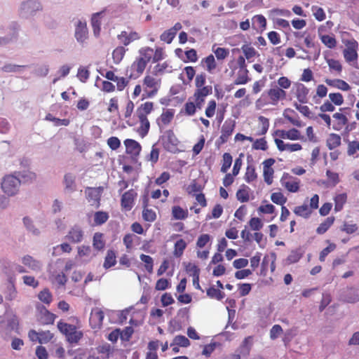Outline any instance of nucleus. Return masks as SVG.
Masks as SVG:
<instances>
[{
    "label": "nucleus",
    "mask_w": 359,
    "mask_h": 359,
    "mask_svg": "<svg viewBox=\"0 0 359 359\" xmlns=\"http://www.w3.org/2000/svg\"><path fill=\"white\" fill-rule=\"evenodd\" d=\"M20 184V179L14 173L7 175L3 178L1 188L8 197H12L18 194Z\"/></svg>",
    "instance_id": "obj_1"
},
{
    "label": "nucleus",
    "mask_w": 359,
    "mask_h": 359,
    "mask_svg": "<svg viewBox=\"0 0 359 359\" xmlns=\"http://www.w3.org/2000/svg\"><path fill=\"white\" fill-rule=\"evenodd\" d=\"M57 326L70 344H77L83 336V332L78 330L75 325L60 321Z\"/></svg>",
    "instance_id": "obj_2"
},
{
    "label": "nucleus",
    "mask_w": 359,
    "mask_h": 359,
    "mask_svg": "<svg viewBox=\"0 0 359 359\" xmlns=\"http://www.w3.org/2000/svg\"><path fill=\"white\" fill-rule=\"evenodd\" d=\"M346 46L343 51L345 60L349 64H351V62L356 63L358 59V42L355 40L349 41L346 43Z\"/></svg>",
    "instance_id": "obj_3"
},
{
    "label": "nucleus",
    "mask_w": 359,
    "mask_h": 359,
    "mask_svg": "<svg viewBox=\"0 0 359 359\" xmlns=\"http://www.w3.org/2000/svg\"><path fill=\"white\" fill-rule=\"evenodd\" d=\"M36 318L43 325L53 324L55 316L50 313L44 306L38 304L36 306Z\"/></svg>",
    "instance_id": "obj_4"
},
{
    "label": "nucleus",
    "mask_w": 359,
    "mask_h": 359,
    "mask_svg": "<svg viewBox=\"0 0 359 359\" xmlns=\"http://www.w3.org/2000/svg\"><path fill=\"white\" fill-rule=\"evenodd\" d=\"M299 180L295 178L288 173H283L280 183L288 191L295 193L299 191Z\"/></svg>",
    "instance_id": "obj_5"
},
{
    "label": "nucleus",
    "mask_w": 359,
    "mask_h": 359,
    "mask_svg": "<svg viewBox=\"0 0 359 359\" xmlns=\"http://www.w3.org/2000/svg\"><path fill=\"white\" fill-rule=\"evenodd\" d=\"M20 261L26 268L34 273H39L42 270V262L29 255L21 257Z\"/></svg>",
    "instance_id": "obj_6"
},
{
    "label": "nucleus",
    "mask_w": 359,
    "mask_h": 359,
    "mask_svg": "<svg viewBox=\"0 0 359 359\" xmlns=\"http://www.w3.org/2000/svg\"><path fill=\"white\" fill-rule=\"evenodd\" d=\"M65 237L67 240L72 243H79L83 240L84 231L81 226L74 225L70 228Z\"/></svg>",
    "instance_id": "obj_7"
},
{
    "label": "nucleus",
    "mask_w": 359,
    "mask_h": 359,
    "mask_svg": "<svg viewBox=\"0 0 359 359\" xmlns=\"http://www.w3.org/2000/svg\"><path fill=\"white\" fill-rule=\"evenodd\" d=\"M274 163H275V160L271 158L265 160L262 163V164H263V176H264V182L267 184H271L273 182L274 170H273L272 166Z\"/></svg>",
    "instance_id": "obj_8"
},
{
    "label": "nucleus",
    "mask_w": 359,
    "mask_h": 359,
    "mask_svg": "<svg viewBox=\"0 0 359 359\" xmlns=\"http://www.w3.org/2000/svg\"><path fill=\"white\" fill-rule=\"evenodd\" d=\"M137 195V192L133 189H130L125 192L121 196V207L126 211L130 210L134 205L135 198Z\"/></svg>",
    "instance_id": "obj_9"
},
{
    "label": "nucleus",
    "mask_w": 359,
    "mask_h": 359,
    "mask_svg": "<svg viewBox=\"0 0 359 359\" xmlns=\"http://www.w3.org/2000/svg\"><path fill=\"white\" fill-rule=\"evenodd\" d=\"M235 126L236 122L234 120L227 119L224 121L221 130L222 134L219 137L222 143L227 142L229 137L232 135Z\"/></svg>",
    "instance_id": "obj_10"
},
{
    "label": "nucleus",
    "mask_w": 359,
    "mask_h": 359,
    "mask_svg": "<svg viewBox=\"0 0 359 359\" xmlns=\"http://www.w3.org/2000/svg\"><path fill=\"white\" fill-rule=\"evenodd\" d=\"M104 315L102 310L98 308L94 309L90 313V323L93 329L100 328L102 324Z\"/></svg>",
    "instance_id": "obj_11"
},
{
    "label": "nucleus",
    "mask_w": 359,
    "mask_h": 359,
    "mask_svg": "<svg viewBox=\"0 0 359 359\" xmlns=\"http://www.w3.org/2000/svg\"><path fill=\"white\" fill-rule=\"evenodd\" d=\"M118 39L124 46H128L131 42L140 39V34L137 32H130L128 33L126 31H122L117 36Z\"/></svg>",
    "instance_id": "obj_12"
},
{
    "label": "nucleus",
    "mask_w": 359,
    "mask_h": 359,
    "mask_svg": "<svg viewBox=\"0 0 359 359\" xmlns=\"http://www.w3.org/2000/svg\"><path fill=\"white\" fill-rule=\"evenodd\" d=\"M88 28L86 22L79 21L75 29V37L80 43H83L88 38Z\"/></svg>",
    "instance_id": "obj_13"
},
{
    "label": "nucleus",
    "mask_w": 359,
    "mask_h": 359,
    "mask_svg": "<svg viewBox=\"0 0 359 359\" xmlns=\"http://www.w3.org/2000/svg\"><path fill=\"white\" fill-rule=\"evenodd\" d=\"M174 116L175 110L172 109H168L163 111L160 117L157 119V123L160 128L168 126L173 119Z\"/></svg>",
    "instance_id": "obj_14"
},
{
    "label": "nucleus",
    "mask_w": 359,
    "mask_h": 359,
    "mask_svg": "<svg viewBox=\"0 0 359 359\" xmlns=\"http://www.w3.org/2000/svg\"><path fill=\"white\" fill-rule=\"evenodd\" d=\"M161 79L153 73L151 75H147L144 79V85L152 90H158L161 88Z\"/></svg>",
    "instance_id": "obj_15"
},
{
    "label": "nucleus",
    "mask_w": 359,
    "mask_h": 359,
    "mask_svg": "<svg viewBox=\"0 0 359 359\" xmlns=\"http://www.w3.org/2000/svg\"><path fill=\"white\" fill-rule=\"evenodd\" d=\"M126 148V153L132 156H137L141 151V145L137 141L132 139H127L124 141Z\"/></svg>",
    "instance_id": "obj_16"
},
{
    "label": "nucleus",
    "mask_w": 359,
    "mask_h": 359,
    "mask_svg": "<svg viewBox=\"0 0 359 359\" xmlns=\"http://www.w3.org/2000/svg\"><path fill=\"white\" fill-rule=\"evenodd\" d=\"M276 134L282 139H288L290 140H297L302 139L300 132L295 128H292L289 130H277Z\"/></svg>",
    "instance_id": "obj_17"
},
{
    "label": "nucleus",
    "mask_w": 359,
    "mask_h": 359,
    "mask_svg": "<svg viewBox=\"0 0 359 359\" xmlns=\"http://www.w3.org/2000/svg\"><path fill=\"white\" fill-rule=\"evenodd\" d=\"M253 344V338L251 336L245 337L237 349V352L243 356L249 355Z\"/></svg>",
    "instance_id": "obj_18"
},
{
    "label": "nucleus",
    "mask_w": 359,
    "mask_h": 359,
    "mask_svg": "<svg viewBox=\"0 0 359 359\" xmlns=\"http://www.w3.org/2000/svg\"><path fill=\"white\" fill-rule=\"evenodd\" d=\"M15 175H18V177H20V180H22L23 183H31L36 179V173L29 169L19 170L18 172H15Z\"/></svg>",
    "instance_id": "obj_19"
},
{
    "label": "nucleus",
    "mask_w": 359,
    "mask_h": 359,
    "mask_svg": "<svg viewBox=\"0 0 359 359\" xmlns=\"http://www.w3.org/2000/svg\"><path fill=\"white\" fill-rule=\"evenodd\" d=\"M41 4L37 1L28 0L21 5V9L26 13L33 14L34 12L41 10Z\"/></svg>",
    "instance_id": "obj_20"
},
{
    "label": "nucleus",
    "mask_w": 359,
    "mask_h": 359,
    "mask_svg": "<svg viewBox=\"0 0 359 359\" xmlns=\"http://www.w3.org/2000/svg\"><path fill=\"white\" fill-rule=\"evenodd\" d=\"M86 198L91 205L98 206L100 198V191L95 188H88L86 190Z\"/></svg>",
    "instance_id": "obj_21"
},
{
    "label": "nucleus",
    "mask_w": 359,
    "mask_h": 359,
    "mask_svg": "<svg viewBox=\"0 0 359 359\" xmlns=\"http://www.w3.org/2000/svg\"><path fill=\"white\" fill-rule=\"evenodd\" d=\"M201 65L210 74H213L217 68V62L215 56L212 54L203 58L201 60Z\"/></svg>",
    "instance_id": "obj_22"
},
{
    "label": "nucleus",
    "mask_w": 359,
    "mask_h": 359,
    "mask_svg": "<svg viewBox=\"0 0 359 359\" xmlns=\"http://www.w3.org/2000/svg\"><path fill=\"white\" fill-rule=\"evenodd\" d=\"M252 28L259 31L260 32H264L266 27V19L262 15H255L252 19Z\"/></svg>",
    "instance_id": "obj_23"
},
{
    "label": "nucleus",
    "mask_w": 359,
    "mask_h": 359,
    "mask_svg": "<svg viewBox=\"0 0 359 359\" xmlns=\"http://www.w3.org/2000/svg\"><path fill=\"white\" fill-rule=\"evenodd\" d=\"M77 250V258H79L84 262L89 261L94 256L90 246L81 245L78 247Z\"/></svg>",
    "instance_id": "obj_24"
},
{
    "label": "nucleus",
    "mask_w": 359,
    "mask_h": 359,
    "mask_svg": "<svg viewBox=\"0 0 359 359\" xmlns=\"http://www.w3.org/2000/svg\"><path fill=\"white\" fill-rule=\"evenodd\" d=\"M103 11L94 13L91 18V25L94 35L98 36L101 31V15Z\"/></svg>",
    "instance_id": "obj_25"
},
{
    "label": "nucleus",
    "mask_w": 359,
    "mask_h": 359,
    "mask_svg": "<svg viewBox=\"0 0 359 359\" xmlns=\"http://www.w3.org/2000/svg\"><path fill=\"white\" fill-rule=\"evenodd\" d=\"M326 83L331 88L339 90H349L348 84L341 79H326Z\"/></svg>",
    "instance_id": "obj_26"
},
{
    "label": "nucleus",
    "mask_w": 359,
    "mask_h": 359,
    "mask_svg": "<svg viewBox=\"0 0 359 359\" xmlns=\"http://www.w3.org/2000/svg\"><path fill=\"white\" fill-rule=\"evenodd\" d=\"M206 75L205 73H201L196 75L195 79L196 86L198 90H212L211 85L205 86Z\"/></svg>",
    "instance_id": "obj_27"
},
{
    "label": "nucleus",
    "mask_w": 359,
    "mask_h": 359,
    "mask_svg": "<svg viewBox=\"0 0 359 359\" xmlns=\"http://www.w3.org/2000/svg\"><path fill=\"white\" fill-rule=\"evenodd\" d=\"M139 119L140 121V126L138 129V132L142 136L144 137V135H146L147 134V133L149 130V127H150L149 121L147 119L146 115L143 114H140L139 115Z\"/></svg>",
    "instance_id": "obj_28"
},
{
    "label": "nucleus",
    "mask_w": 359,
    "mask_h": 359,
    "mask_svg": "<svg viewBox=\"0 0 359 359\" xmlns=\"http://www.w3.org/2000/svg\"><path fill=\"white\" fill-rule=\"evenodd\" d=\"M186 271L191 276H193V283L199 281V272L200 270L198 266L192 263H188L185 265Z\"/></svg>",
    "instance_id": "obj_29"
},
{
    "label": "nucleus",
    "mask_w": 359,
    "mask_h": 359,
    "mask_svg": "<svg viewBox=\"0 0 359 359\" xmlns=\"http://www.w3.org/2000/svg\"><path fill=\"white\" fill-rule=\"evenodd\" d=\"M75 176L71 173H67L64 176V184L65 189L74 191L76 189Z\"/></svg>",
    "instance_id": "obj_30"
},
{
    "label": "nucleus",
    "mask_w": 359,
    "mask_h": 359,
    "mask_svg": "<svg viewBox=\"0 0 359 359\" xmlns=\"http://www.w3.org/2000/svg\"><path fill=\"white\" fill-rule=\"evenodd\" d=\"M341 144V137L335 133L330 134L327 139V146L330 150H332Z\"/></svg>",
    "instance_id": "obj_31"
},
{
    "label": "nucleus",
    "mask_w": 359,
    "mask_h": 359,
    "mask_svg": "<svg viewBox=\"0 0 359 359\" xmlns=\"http://www.w3.org/2000/svg\"><path fill=\"white\" fill-rule=\"evenodd\" d=\"M333 118L337 120V123L333 125V129L340 130L348 122L346 116L341 113H335Z\"/></svg>",
    "instance_id": "obj_32"
},
{
    "label": "nucleus",
    "mask_w": 359,
    "mask_h": 359,
    "mask_svg": "<svg viewBox=\"0 0 359 359\" xmlns=\"http://www.w3.org/2000/svg\"><path fill=\"white\" fill-rule=\"evenodd\" d=\"M347 200L346 194H337L334 198V211L339 212L343 209L344 205L346 203Z\"/></svg>",
    "instance_id": "obj_33"
},
{
    "label": "nucleus",
    "mask_w": 359,
    "mask_h": 359,
    "mask_svg": "<svg viewBox=\"0 0 359 359\" xmlns=\"http://www.w3.org/2000/svg\"><path fill=\"white\" fill-rule=\"evenodd\" d=\"M294 212L297 215L306 219L311 216L312 210L306 204H304L302 205L295 207L294 209Z\"/></svg>",
    "instance_id": "obj_34"
},
{
    "label": "nucleus",
    "mask_w": 359,
    "mask_h": 359,
    "mask_svg": "<svg viewBox=\"0 0 359 359\" xmlns=\"http://www.w3.org/2000/svg\"><path fill=\"white\" fill-rule=\"evenodd\" d=\"M172 215L175 219H185L188 217V210L177 205L173 206L172 208Z\"/></svg>",
    "instance_id": "obj_35"
},
{
    "label": "nucleus",
    "mask_w": 359,
    "mask_h": 359,
    "mask_svg": "<svg viewBox=\"0 0 359 359\" xmlns=\"http://www.w3.org/2000/svg\"><path fill=\"white\" fill-rule=\"evenodd\" d=\"M126 52L123 46L116 47L112 52V58L115 64H119L123 60Z\"/></svg>",
    "instance_id": "obj_36"
},
{
    "label": "nucleus",
    "mask_w": 359,
    "mask_h": 359,
    "mask_svg": "<svg viewBox=\"0 0 359 359\" xmlns=\"http://www.w3.org/2000/svg\"><path fill=\"white\" fill-rule=\"evenodd\" d=\"M334 217H327L323 223H321L316 229V232L318 234H323L325 233L329 228L333 224L334 222Z\"/></svg>",
    "instance_id": "obj_37"
},
{
    "label": "nucleus",
    "mask_w": 359,
    "mask_h": 359,
    "mask_svg": "<svg viewBox=\"0 0 359 359\" xmlns=\"http://www.w3.org/2000/svg\"><path fill=\"white\" fill-rule=\"evenodd\" d=\"M147 65V64H146L145 62L142 60V58L137 57L132 64L131 69L133 72H135L137 74H140L144 71Z\"/></svg>",
    "instance_id": "obj_38"
},
{
    "label": "nucleus",
    "mask_w": 359,
    "mask_h": 359,
    "mask_svg": "<svg viewBox=\"0 0 359 359\" xmlns=\"http://www.w3.org/2000/svg\"><path fill=\"white\" fill-rule=\"evenodd\" d=\"M208 92L209 91H196L194 96L191 97L198 108L201 109L202 107L205 97L208 95Z\"/></svg>",
    "instance_id": "obj_39"
},
{
    "label": "nucleus",
    "mask_w": 359,
    "mask_h": 359,
    "mask_svg": "<svg viewBox=\"0 0 359 359\" xmlns=\"http://www.w3.org/2000/svg\"><path fill=\"white\" fill-rule=\"evenodd\" d=\"M72 248L70 245L67 243H63L60 245H57V246L53 248L52 255L53 256H58L62 252H67L69 253L72 251Z\"/></svg>",
    "instance_id": "obj_40"
},
{
    "label": "nucleus",
    "mask_w": 359,
    "mask_h": 359,
    "mask_svg": "<svg viewBox=\"0 0 359 359\" xmlns=\"http://www.w3.org/2000/svg\"><path fill=\"white\" fill-rule=\"evenodd\" d=\"M302 252L300 249L292 250L286 259V264H291L297 262L302 257Z\"/></svg>",
    "instance_id": "obj_41"
},
{
    "label": "nucleus",
    "mask_w": 359,
    "mask_h": 359,
    "mask_svg": "<svg viewBox=\"0 0 359 359\" xmlns=\"http://www.w3.org/2000/svg\"><path fill=\"white\" fill-rule=\"evenodd\" d=\"M178 346L181 347H188L190 346V341L185 336L177 335L175 337L170 346Z\"/></svg>",
    "instance_id": "obj_42"
},
{
    "label": "nucleus",
    "mask_w": 359,
    "mask_h": 359,
    "mask_svg": "<svg viewBox=\"0 0 359 359\" xmlns=\"http://www.w3.org/2000/svg\"><path fill=\"white\" fill-rule=\"evenodd\" d=\"M320 39L322 43L329 48H334L337 46V41L333 36L328 34L320 35Z\"/></svg>",
    "instance_id": "obj_43"
},
{
    "label": "nucleus",
    "mask_w": 359,
    "mask_h": 359,
    "mask_svg": "<svg viewBox=\"0 0 359 359\" xmlns=\"http://www.w3.org/2000/svg\"><path fill=\"white\" fill-rule=\"evenodd\" d=\"M153 56V49L149 47H146L142 48L140 50V56L138 57L142 58V60L145 62L146 64L152 61Z\"/></svg>",
    "instance_id": "obj_44"
},
{
    "label": "nucleus",
    "mask_w": 359,
    "mask_h": 359,
    "mask_svg": "<svg viewBox=\"0 0 359 359\" xmlns=\"http://www.w3.org/2000/svg\"><path fill=\"white\" fill-rule=\"evenodd\" d=\"M116 263V254L113 250H108L105 260L104 262V267L105 269H109L113 266H114Z\"/></svg>",
    "instance_id": "obj_45"
},
{
    "label": "nucleus",
    "mask_w": 359,
    "mask_h": 359,
    "mask_svg": "<svg viewBox=\"0 0 359 359\" xmlns=\"http://www.w3.org/2000/svg\"><path fill=\"white\" fill-rule=\"evenodd\" d=\"M23 224L25 226L27 230L34 236H38L40 233V231L33 224L32 219L29 217H25L23 219Z\"/></svg>",
    "instance_id": "obj_46"
},
{
    "label": "nucleus",
    "mask_w": 359,
    "mask_h": 359,
    "mask_svg": "<svg viewBox=\"0 0 359 359\" xmlns=\"http://www.w3.org/2000/svg\"><path fill=\"white\" fill-rule=\"evenodd\" d=\"M93 245L97 250H102L104 247L103 235L100 233H95L93 236Z\"/></svg>",
    "instance_id": "obj_47"
},
{
    "label": "nucleus",
    "mask_w": 359,
    "mask_h": 359,
    "mask_svg": "<svg viewBox=\"0 0 359 359\" xmlns=\"http://www.w3.org/2000/svg\"><path fill=\"white\" fill-rule=\"evenodd\" d=\"M215 46L212 47V51L217 60H223L229 55V50L228 48L217 47L215 49Z\"/></svg>",
    "instance_id": "obj_48"
},
{
    "label": "nucleus",
    "mask_w": 359,
    "mask_h": 359,
    "mask_svg": "<svg viewBox=\"0 0 359 359\" xmlns=\"http://www.w3.org/2000/svg\"><path fill=\"white\" fill-rule=\"evenodd\" d=\"M109 218L107 212L102 211L96 212L94 215V224L95 225H101L105 223Z\"/></svg>",
    "instance_id": "obj_49"
},
{
    "label": "nucleus",
    "mask_w": 359,
    "mask_h": 359,
    "mask_svg": "<svg viewBox=\"0 0 359 359\" xmlns=\"http://www.w3.org/2000/svg\"><path fill=\"white\" fill-rule=\"evenodd\" d=\"M45 119L46 121H52L54 123V126H67L69 123V121L68 119H66V118H64V119L57 118L54 117L50 114H48L46 116Z\"/></svg>",
    "instance_id": "obj_50"
},
{
    "label": "nucleus",
    "mask_w": 359,
    "mask_h": 359,
    "mask_svg": "<svg viewBox=\"0 0 359 359\" xmlns=\"http://www.w3.org/2000/svg\"><path fill=\"white\" fill-rule=\"evenodd\" d=\"M257 177L255 168L252 165H248L245 174V180L248 183L255 181Z\"/></svg>",
    "instance_id": "obj_51"
},
{
    "label": "nucleus",
    "mask_w": 359,
    "mask_h": 359,
    "mask_svg": "<svg viewBox=\"0 0 359 359\" xmlns=\"http://www.w3.org/2000/svg\"><path fill=\"white\" fill-rule=\"evenodd\" d=\"M140 259L145 264V269L149 273L153 272L154 260L153 258L149 255L142 254L140 255Z\"/></svg>",
    "instance_id": "obj_52"
},
{
    "label": "nucleus",
    "mask_w": 359,
    "mask_h": 359,
    "mask_svg": "<svg viewBox=\"0 0 359 359\" xmlns=\"http://www.w3.org/2000/svg\"><path fill=\"white\" fill-rule=\"evenodd\" d=\"M137 239L138 237L132 233H128L124 236L123 241L128 251L133 248V243Z\"/></svg>",
    "instance_id": "obj_53"
},
{
    "label": "nucleus",
    "mask_w": 359,
    "mask_h": 359,
    "mask_svg": "<svg viewBox=\"0 0 359 359\" xmlns=\"http://www.w3.org/2000/svg\"><path fill=\"white\" fill-rule=\"evenodd\" d=\"M220 345L219 343L216 341H212L211 343L206 344L203 346L202 355L205 357H209L212 353L216 349L217 346Z\"/></svg>",
    "instance_id": "obj_54"
},
{
    "label": "nucleus",
    "mask_w": 359,
    "mask_h": 359,
    "mask_svg": "<svg viewBox=\"0 0 359 359\" xmlns=\"http://www.w3.org/2000/svg\"><path fill=\"white\" fill-rule=\"evenodd\" d=\"M187 247V243L183 239L178 240L175 244L174 255L180 257Z\"/></svg>",
    "instance_id": "obj_55"
},
{
    "label": "nucleus",
    "mask_w": 359,
    "mask_h": 359,
    "mask_svg": "<svg viewBox=\"0 0 359 359\" xmlns=\"http://www.w3.org/2000/svg\"><path fill=\"white\" fill-rule=\"evenodd\" d=\"M311 11L313 12V14L315 18L318 21H323L325 19L326 15H325L324 10L322 8H320L318 6H313L311 7Z\"/></svg>",
    "instance_id": "obj_56"
},
{
    "label": "nucleus",
    "mask_w": 359,
    "mask_h": 359,
    "mask_svg": "<svg viewBox=\"0 0 359 359\" xmlns=\"http://www.w3.org/2000/svg\"><path fill=\"white\" fill-rule=\"evenodd\" d=\"M232 163V156L229 153H224L223 155V163L221 168L222 172H226Z\"/></svg>",
    "instance_id": "obj_57"
},
{
    "label": "nucleus",
    "mask_w": 359,
    "mask_h": 359,
    "mask_svg": "<svg viewBox=\"0 0 359 359\" xmlns=\"http://www.w3.org/2000/svg\"><path fill=\"white\" fill-rule=\"evenodd\" d=\"M207 294L211 298L217 299V300H221L224 297V293L221 290L216 289L215 287H210L207 290Z\"/></svg>",
    "instance_id": "obj_58"
},
{
    "label": "nucleus",
    "mask_w": 359,
    "mask_h": 359,
    "mask_svg": "<svg viewBox=\"0 0 359 359\" xmlns=\"http://www.w3.org/2000/svg\"><path fill=\"white\" fill-rule=\"evenodd\" d=\"M39 299L46 304H50V303L52 302V295L48 290H43L41 291L38 295Z\"/></svg>",
    "instance_id": "obj_59"
},
{
    "label": "nucleus",
    "mask_w": 359,
    "mask_h": 359,
    "mask_svg": "<svg viewBox=\"0 0 359 359\" xmlns=\"http://www.w3.org/2000/svg\"><path fill=\"white\" fill-rule=\"evenodd\" d=\"M271 199L274 203L281 205L282 206H283V204L287 201V198L280 192L273 193L271 196Z\"/></svg>",
    "instance_id": "obj_60"
},
{
    "label": "nucleus",
    "mask_w": 359,
    "mask_h": 359,
    "mask_svg": "<svg viewBox=\"0 0 359 359\" xmlns=\"http://www.w3.org/2000/svg\"><path fill=\"white\" fill-rule=\"evenodd\" d=\"M241 49L247 60L254 57L257 54L255 49L249 45H243Z\"/></svg>",
    "instance_id": "obj_61"
},
{
    "label": "nucleus",
    "mask_w": 359,
    "mask_h": 359,
    "mask_svg": "<svg viewBox=\"0 0 359 359\" xmlns=\"http://www.w3.org/2000/svg\"><path fill=\"white\" fill-rule=\"evenodd\" d=\"M327 62L331 70L335 71L337 73H341L342 71V66L339 60L334 59H327Z\"/></svg>",
    "instance_id": "obj_62"
},
{
    "label": "nucleus",
    "mask_w": 359,
    "mask_h": 359,
    "mask_svg": "<svg viewBox=\"0 0 359 359\" xmlns=\"http://www.w3.org/2000/svg\"><path fill=\"white\" fill-rule=\"evenodd\" d=\"M17 290L13 283H11L6 292V299L8 301H12L16 299L17 297Z\"/></svg>",
    "instance_id": "obj_63"
},
{
    "label": "nucleus",
    "mask_w": 359,
    "mask_h": 359,
    "mask_svg": "<svg viewBox=\"0 0 359 359\" xmlns=\"http://www.w3.org/2000/svg\"><path fill=\"white\" fill-rule=\"evenodd\" d=\"M176 34L170 29H168L165 31L160 36L161 40L167 43H170L173 39L175 37Z\"/></svg>",
    "instance_id": "obj_64"
}]
</instances>
